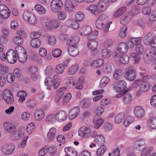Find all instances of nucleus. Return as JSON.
Listing matches in <instances>:
<instances>
[{"label":"nucleus","instance_id":"64","mask_svg":"<svg viewBox=\"0 0 156 156\" xmlns=\"http://www.w3.org/2000/svg\"><path fill=\"white\" fill-rule=\"evenodd\" d=\"M148 125L151 128L156 129V118H152L148 122Z\"/></svg>","mask_w":156,"mask_h":156},{"label":"nucleus","instance_id":"33","mask_svg":"<svg viewBox=\"0 0 156 156\" xmlns=\"http://www.w3.org/2000/svg\"><path fill=\"white\" fill-rule=\"evenodd\" d=\"M117 48L118 50H119L122 53H125L128 50L127 44L124 42L120 43Z\"/></svg>","mask_w":156,"mask_h":156},{"label":"nucleus","instance_id":"32","mask_svg":"<svg viewBox=\"0 0 156 156\" xmlns=\"http://www.w3.org/2000/svg\"><path fill=\"white\" fill-rule=\"evenodd\" d=\"M79 67L78 64H75L72 66L67 70V74L69 75H73L77 71Z\"/></svg>","mask_w":156,"mask_h":156},{"label":"nucleus","instance_id":"17","mask_svg":"<svg viewBox=\"0 0 156 156\" xmlns=\"http://www.w3.org/2000/svg\"><path fill=\"white\" fill-rule=\"evenodd\" d=\"M80 38L78 36H74L71 37L67 41V45L75 47L79 43Z\"/></svg>","mask_w":156,"mask_h":156},{"label":"nucleus","instance_id":"50","mask_svg":"<svg viewBox=\"0 0 156 156\" xmlns=\"http://www.w3.org/2000/svg\"><path fill=\"white\" fill-rule=\"evenodd\" d=\"M120 61L124 64H127L129 61V57L125 54H122L119 59Z\"/></svg>","mask_w":156,"mask_h":156},{"label":"nucleus","instance_id":"31","mask_svg":"<svg viewBox=\"0 0 156 156\" xmlns=\"http://www.w3.org/2000/svg\"><path fill=\"white\" fill-rule=\"evenodd\" d=\"M45 114L44 111L41 110H37L34 113V118L37 121L41 120L44 117Z\"/></svg>","mask_w":156,"mask_h":156},{"label":"nucleus","instance_id":"49","mask_svg":"<svg viewBox=\"0 0 156 156\" xmlns=\"http://www.w3.org/2000/svg\"><path fill=\"white\" fill-rule=\"evenodd\" d=\"M65 66L62 64H60L57 65L55 69L56 73L58 74L62 73L65 69Z\"/></svg>","mask_w":156,"mask_h":156},{"label":"nucleus","instance_id":"40","mask_svg":"<svg viewBox=\"0 0 156 156\" xmlns=\"http://www.w3.org/2000/svg\"><path fill=\"white\" fill-rule=\"evenodd\" d=\"M80 105L83 108H88L90 107L91 105V102L88 99H84L81 101Z\"/></svg>","mask_w":156,"mask_h":156},{"label":"nucleus","instance_id":"19","mask_svg":"<svg viewBox=\"0 0 156 156\" xmlns=\"http://www.w3.org/2000/svg\"><path fill=\"white\" fill-rule=\"evenodd\" d=\"M87 10L96 15H98L101 12L97 5L92 4L90 5L87 7Z\"/></svg>","mask_w":156,"mask_h":156},{"label":"nucleus","instance_id":"3","mask_svg":"<svg viewBox=\"0 0 156 156\" xmlns=\"http://www.w3.org/2000/svg\"><path fill=\"white\" fill-rule=\"evenodd\" d=\"M144 48L143 45L141 44L136 45L135 47V53L130 54V56L134 60L135 63H137L140 60L139 55H141L143 53Z\"/></svg>","mask_w":156,"mask_h":156},{"label":"nucleus","instance_id":"51","mask_svg":"<svg viewBox=\"0 0 156 156\" xmlns=\"http://www.w3.org/2000/svg\"><path fill=\"white\" fill-rule=\"evenodd\" d=\"M12 41L14 43L18 44H22L23 42V39L16 35L12 38Z\"/></svg>","mask_w":156,"mask_h":156},{"label":"nucleus","instance_id":"9","mask_svg":"<svg viewBox=\"0 0 156 156\" xmlns=\"http://www.w3.org/2000/svg\"><path fill=\"white\" fill-rule=\"evenodd\" d=\"M10 11L8 7L3 5H0V15L4 19H7L10 16Z\"/></svg>","mask_w":156,"mask_h":156},{"label":"nucleus","instance_id":"62","mask_svg":"<svg viewBox=\"0 0 156 156\" xmlns=\"http://www.w3.org/2000/svg\"><path fill=\"white\" fill-rule=\"evenodd\" d=\"M52 54L54 57L58 58L61 55L62 51L59 49H55L52 50Z\"/></svg>","mask_w":156,"mask_h":156},{"label":"nucleus","instance_id":"6","mask_svg":"<svg viewBox=\"0 0 156 156\" xmlns=\"http://www.w3.org/2000/svg\"><path fill=\"white\" fill-rule=\"evenodd\" d=\"M63 6V3L61 0H53L51 4V9L55 12L60 11Z\"/></svg>","mask_w":156,"mask_h":156},{"label":"nucleus","instance_id":"14","mask_svg":"<svg viewBox=\"0 0 156 156\" xmlns=\"http://www.w3.org/2000/svg\"><path fill=\"white\" fill-rule=\"evenodd\" d=\"M80 109L77 107H74L71 108L69 112L68 118L70 120H72L76 118L79 113Z\"/></svg>","mask_w":156,"mask_h":156},{"label":"nucleus","instance_id":"8","mask_svg":"<svg viewBox=\"0 0 156 156\" xmlns=\"http://www.w3.org/2000/svg\"><path fill=\"white\" fill-rule=\"evenodd\" d=\"M78 133L80 137L87 138L90 136L91 130L89 128L83 126L80 128Z\"/></svg>","mask_w":156,"mask_h":156},{"label":"nucleus","instance_id":"54","mask_svg":"<svg viewBox=\"0 0 156 156\" xmlns=\"http://www.w3.org/2000/svg\"><path fill=\"white\" fill-rule=\"evenodd\" d=\"M35 126L33 122L30 123L28 125L26 128L27 132L28 134H30L34 130Z\"/></svg>","mask_w":156,"mask_h":156},{"label":"nucleus","instance_id":"53","mask_svg":"<svg viewBox=\"0 0 156 156\" xmlns=\"http://www.w3.org/2000/svg\"><path fill=\"white\" fill-rule=\"evenodd\" d=\"M150 87V84L147 83H146L141 84L140 89H141L142 92H145L149 89Z\"/></svg>","mask_w":156,"mask_h":156},{"label":"nucleus","instance_id":"39","mask_svg":"<svg viewBox=\"0 0 156 156\" xmlns=\"http://www.w3.org/2000/svg\"><path fill=\"white\" fill-rule=\"evenodd\" d=\"M145 143L144 141L142 140L138 141L135 145V148L139 151L143 150L145 148Z\"/></svg>","mask_w":156,"mask_h":156},{"label":"nucleus","instance_id":"48","mask_svg":"<svg viewBox=\"0 0 156 156\" xmlns=\"http://www.w3.org/2000/svg\"><path fill=\"white\" fill-rule=\"evenodd\" d=\"M134 120L133 117L131 116L127 117L123 122V124L126 127L128 126Z\"/></svg>","mask_w":156,"mask_h":156},{"label":"nucleus","instance_id":"29","mask_svg":"<svg viewBox=\"0 0 156 156\" xmlns=\"http://www.w3.org/2000/svg\"><path fill=\"white\" fill-rule=\"evenodd\" d=\"M55 116V119L59 121H62L66 119V115L64 111H60L57 112Z\"/></svg>","mask_w":156,"mask_h":156},{"label":"nucleus","instance_id":"36","mask_svg":"<svg viewBox=\"0 0 156 156\" xmlns=\"http://www.w3.org/2000/svg\"><path fill=\"white\" fill-rule=\"evenodd\" d=\"M67 23L73 28L75 29H78L80 26L78 22L72 19L68 20L67 21Z\"/></svg>","mask_w":156,"mask_h":156},{"label":"nucleus","instance_id":"20","mask_svg":"<svg viewBox=\"0 0 156 156\" xmlns=\"http://www.w3.org/2000/svg\"><path fill=\"white\" fill-rule=\"evenodd\" d=\"M74 0H66L65 4V9L67 12H71L75 7Z\"/></svg>","mask_w":156,"mask_h":156},{"label":"nucleus","instance_id":"1","mask_svg":"<svg viewBox=\"0 0 156 156\" xmlns=\"http://www.w3.org/2000/svg\"><path fill=\"white\" fill-rule=\"evenodd\" d=\"M1 59L3 61L7 60L9 63H14L16 61L17 58L15 51L12 49H9L7 52L6 55L5 54H2Z\"/></svg>","mask_w":156,"mask_h":156},{"label":"nucleus","instance_id":"37","mask_svg":"<svg viewBox=\"0 0 156 156\" xmlns=\"http://www.w3.org/2000/svg\"><path fill=\"white\" fill-rule=\"evenodd\" d=\"M87 46L90 49L95 48L98 46L97 42L94 38L90 39L88 42Z\"/></svg>","mask_w":156,"mask_h":156},{"label":"nucleus","instance_id":"42","mask_svg":"<svg viewBox=\"0 0 156 156\" xmlns=\"http://www.w3.org/2000/svg\"><path fill=\"white\" fill-rule=\"evenodd\" d=\"M125 115L123 113H119L115 117L114 119L115 122L119 124L122 122L125 117Z\"/></svg>","mask_w":156,"mask_h":156},{"label":"nucleus","instance_id":"2","mask_svg":"<svg viewBox=\"0 0 156 156\" xmlns=\"http://www.w3.org/2000/svg\"><path fill=\"white\" fill-rule=\"evenodd\" d=\"M54 81L51 77H48L46 78L44 83L46 85L52 87L54 89H56L59 86L61 82L60 77L57 74L54 76Z\"/></svg>","mask_w":156,"mask_h":156},{"label":"nucleus","instance_id":"30","mask_svg":"<svg viewBox=\"0 0 156 156\" xmlns=\"http://www.w3.org/2000/svg\"><path fill=\"white\" fill-rule=\"evenodd\" d=\"M69 54L73 57L77 56L79 53L78 48L76 46H70L67 49Z\"/></svg>","mask_w":156,"mask_h":156},{"label":"nucleus","instance_id":"15","mask_svg":"<svg viewBox=\"0 0 156 156\" xmlns=\"http://www.w3.org/2000/svg\"><path fill=\"white\" fill-rule=\"evenodd\" d=\"M25 128L23 127L20 128L19 129L17 132L14 133L11 135V138L13 140H18L20 138L24 135Z\"/></svg>","mask_w":156,"mask_h":156},{"label":"nucleus","instance_id":"61","mask_svg":"<svg viewBox=\"0 0 156 156\" xmlns=\"http://www.w3.org/2000/svg\"><path fill=\"white\" fill-rule=\"evenodd\" d=\"M41 33V30L37 32L32 33L30 35V37L32 39H39L38 38L40 36Z\"/></svg>","mask_w":156,"mask_h":156},{"label":"nucleus","instance_id":"45","mask_svg":"<svg viewBox=\"0 0 156 156\" xmlns=\"http://www.w3.org/2000/svg\"><path fill=\"white\" fill-rule=\"evenodd\" d=\"M112 54L111 51L107 49H103L101 52V55L103 58H108Z\"/></svg>","mask_w":156,"mask_h":156},{"label":"nucleus","instance_id":"52","mask_svg":"<svg viewBox=\"0 0 156 156\" xmlns=\"http://www.w3.org/2000/svg\"><path fill=\"white\" fill-rule=\"evenodd\" d=\"M57 151V147L55 145H53L51 147L49 146L48 153L50 155L53 156L56 154Z\"/></svg>","mask_w":156,"mask_h":156},{"label":"nucleus","instance_id":"41","mask_svg":"<svg viewBox=\"0 0 156 156\" xmlns=\"http://www.w3.org/2000/svg\"><path fill=\"white\" fill-rule=\"evenodd\" d=\"M97 144L98 145H104L103 144L105 141L103 136L101 135H98L94 140Z\"/></svg>","mask_w":156,"mask_h":156},{"label":"nucleus","instance_id":"10","mask_svg":"<svg viewBox=\"0 0 156 156\" xmlns=\"http://www.w3.org/2000/svg\"><path fill=\"white\" fill-rule=\"evenodd\" d=\"M3 97L5 102L8 104H12L14 103L13 96L11 91L9 90L5 91Z\"/></svg>","mask_w":156,"mask_h":156},{"label":"nucleus","instance_id":"4","mask_svg":"<svg viewBox=\"0 0 156 156\" xmlns=\"http://www.w3.org/2000/svg\"><path fill=\"white\" fill-rule=\"evenodd\" d=\"M124 73L126 79L130 81L133 80L136 76V69L132 66L126 67L124 70Z\"/></svg>","mask_w":156,"mask_h":156},{"label":"nucleus","instance_id":"26","mask_svg":"<svg viewBox=\"0 0 156 156\" xmlns=\"http://www.w3.org/2000/svg\"><path fill=\"white\" fill-rule=\"evenodd\" d=\"M123 74V72L122 69L118 68L114 70L113 73L114 78L116 80H118L121 78Z\"/></svg>","mask_w":156,"mask_h":156},{"label":"nucleus","instance_id":"63","mask_svg":"<svg viewBox=\"0 0 156 156\" xmlns=\"http://www.w3.org/2000/svg\"><path fill=\"white\" fill-rule=\"evenodd\" d=\"M57 16L58 19L61 20H65L66 17L67 15L66 12H64L62 11L58 12Z\"/></svg>","mask_w":156,"mask_h":156},{"label":"nucleus","instance_id":"18","mask_svg":"<svg viewBox=\"0 0 156 156\" xmlns=\"http://www.w3.org/2000/svg\"><path fill=\"white\" fill-rule=\"evenodd\" d=\"M155 37L153 33L149 32L144 37L143 41L145 44L147 45L150 44L151 42Z\"/></svg>","mask_w":156,"mask_h":156},{"label":"nucleus","instance_id":"28","mask_svg":"<svg viewBox=\"0 0 156 156\" xmlns=\"http://www.w3.org/2000/svg\"><path fill=\"white\" fill-rule=\"evenodd\" d=\"M104 120L100 118H95L93 119L94 127L96 129H98L103 124Z\"/></svg>","mask_w":156,"mask_h":156},{"label":"nucleus","instance_id":"55","mask_svg":"<svg viewBox=\"0 0 156 156\" xmlns=\"http://www.w3.org/2000/svg\"><path fill=\"white\" fill-rule=\"evenodd\" d=\"M49 148V146L46 145L43 148L41 149L39 151L38 154L39 156H44L48 152Z\"/></svg>","mask_w":156,"mask_h":156},{"label":"nucleus","instance_id":"57","mask_svg":"<svg viewBox=\"0 0 156 156\" xmlns=\"http://www.w3.org/2000/svg\"><path fill=\"white\" fill-rule=\"evenodd\" d=\"M153 147H147L143 151L141 154V156H147L153 151Z\"/></svg>","mask_w":156,"mask_h":156},{"label":"nucleus","instance_id":"21","mask_svg":"<svg viewBox=\"0 0 156 156\" xmlns=\"http://www.w3.org/2000/svg\"><path fill=\"white\" fill-rule=\"evenodd\" d=\"M134 114L137 117L141 118L145 115V111L142 107L137 106L135 108Z\"/></svg>","mask_w":156,"mask_h":156},{"label":"nucleus","instance_id":"5","mask_svg":"<svg viewBox=\"0 0 156 156\" xmlns=\"http://www.w3.org/2000/svg\"><path fill=\"white\" fill-rule=\"evenodd\" d=\"M155 56L154 50L150 48L147 49L143 55V59L144 62L149 63Z\"/></svg>","mask_w":156,"mask_h":156},{"label":"nucleus","instance_id":"23","mask_svg":"<svg viewBox=\"0 0 156 156\" xmlns=\"http://www.w3.org/2000/svg\"><path fill=\"white\" fill-rule=\"evenodd\" d=\"M15 146L12 144H9L5 146L3 149V151L5 154L9 155L12 153L15 150Z\"/></svg>","mask_w":156,"mask_h":156},{"label":"nucleus","instance_id":"59","mask_svg":"<svg viewBox=\"0 0 156 156\" xmlns=\"http://www.w3.org/2000/svg\"><path fill=\"white\" fill-rule=\"evenodd\" d=\"M19 61L21 63H25L27 61V56L26 53H24L17 55Z\"/></svg>","mask_w":156,"mask_h":156},{"label":"nucleus","instance_id":"7","mask_svg":"<svg viewBox=\"0 0 156 156\" xmlns=\"http://www.w3.org/2000/svg\"><path fill=\"white\" fill-rule=\"evenodd\" d=\"M126 82L124 80L120 81L118 83H114L112 85V89L115 91L120 92L126 88Z\"/></svg>","mask_w":156,"mask_h":156},{"label":"nucleus","instance_id":"25","mask_svg":"<svg viewBox=\"0 0 156 156\" xmlns=\"http://www.w3.org/2000/svg\"><path fill=\"white\" fill-rule=\"evenodd\" d=\"M104 63V60L102 59H98L94 60L91 63V67L93 69L98 68L102 66Z\"/></svg>","mask_w":156,"mask_h":156},{"label":"nucleus","instance_id":"38","mask_svg":"<svg viewBox=\"0 0 156 156\" xmlns=\"http://www.w3.org/2000/svg\"><path fill=\"white\" fill-rule=\"evenodd\" d=\"M126 11V8L125 7H121L115 12L113 16L116 18H119Z\"/></svg>","mask_w":156,"mask_h":156},{"label":"nucleus","instance_id":"16","mask_svg":"<svg viewBox=\"0 0 156 156\" xmlns=\"http://www.w3.org/2000/svg\"><path fill=\"white\" fill-rule=\"evenodd\" d=\"M132 17V13L128 12L121 18L120 23L123 25H126L130 21Z\"/></svg>","mask_w":156,"mask_h":156},{"label":"nucleus","instance_id":"56","mask_svg":"<svg viewBox=\"0 0 156 156\" xmlns=\"http://www.w3.org/2000/svg\"><path fill=\"white\" fill-rule=\"evenodd\" d=\"M100 147L98 150L96 154L98 156H101L105 152L107 148L105 145H102Z\"/></svg>","mask_w":156,"mask_h":156},{"label":"nucleus","instance_id":"12","mask_svg":"<svg viewBox=\"0 0 156 156\" xmlns=\"http://www.w3.org/2000/svg\"><path fill=\"white\" fill-rule=\"evenodd\" d=\"M95 25L96 27L104 32H107L108 31L110 27V24L105 23L101 21L97 20L96 21Z\"/></svg>","mask_w":156,"mask_h":156},{"label":"nucleus","instance_id":"22","mask_svg":"<svg viewBox=\"0 0 156 156\" xmlns=\"http://www.w3.org/2000/svg\"><path fill=\"white\" fill-rule=\"evenodd\" d=\"M128 90H125L126 92L123 96L122 100L125 104H128L132 101V95L128 93Z\"/></svg>","mask_w":156,"mask_h":156},{"label":"nucleus","instance_id":"60","mask_svg":"<svg viewBox=\"0 0 156 156\" xmlns=\"http://www.w3.org/2000/svg\"><path fill=\"white\" fill-rule=\"evenodd\" d=\"M15 49L16 54H17V55L26 53L24 49L22 47L20 46H16Z\"/></svg>","mask_w":156,"mask_h":156},{"label":"nucleus","instance_id":"43","mask_svg":"<svg viewBox=\"0 0 156 156\" xmlns=\"http://www.w3.org/2000/svg\"><path fill=\"white\" fill-rule=\"evenodd\" d=\"M34 8L37 12L40 14H43L46 12V10L45 8L40 4H36Z\"/></svg>","mask_w":156,"mask_h":156},{"label":"nucleus","instance_id":"58","mask_svg":"<svg viewBox=\"0 0 156 156\" xmlns=\"http://www.w3.org/2000/svg\"><path fill=\"white\" fill-rule=\"evenodd\" d=\"M132 42L134 44L136 45H140V43L142 41V37H133L131 39Z\"/></svg>","mask_w":156,"mask_h":156},{"label":"nucleus","instance_id":"46","mask_svg":"<svg viewBox=\"0 0 156 156\" xmlns=\"http://www.w3.org/2000/svg\"><path fill=\"white\" fill-rule=\"evenodd\" d=\"M84 82V79L83 77L81 76L80 77L76 82V88L77 89H82L83 87V84Z\"/></svg>","mask_w":156,"mask_h":156},{"label":"nucleus","instance_id":"44","mask_svg":"<svg viewBox=\"0 0 156 156\" xmlns=\"http://www.w3.org/2000/svg\"><path fill=\"white\" fill-rule=\"evenodd\" d=\"M110 79L107 76H104L102 78L100 83V86L102 87H104L109 83Z\"/></svg>","mask_w":156,"mask_h":156},{"label":"nucleus","instance_id":"13","mask_svg":"<svg viewBox=\"0 0 156 156\" xmlns=\"http://www.w3.org/2000/svg\"><path fill=\"white\" fill-rule=\"evenodd\" d=\"M109 4V0H100L97 5L100 12H102L107 9Z\"/></svg>","mask_w":156,"mask_h":156},{"label":"nucleus","instance_id":"47","mask_svg":"<svg viewBox=\"0 0 156 156\" xmlns=\"http://www.w3.org/2000/svg\"><path fill=\"white\" fill-rule=\"evenodd\" d=\"M107 24H110L108 22V16L105 14H102L100 15L97 20Z\"/></svg>","mask_w":156,"mask_h":156},{"label":"nucleus","instance_id":"24","mask_svg":"<svg viewBox=\"0 0 156 156\" xmlns=\"http://www.w3.org/2000/svg\"><path fill=\"white\" fill-rule=\"evenodd\" d=\"M56 134V129L54 127L51 128L47 134V139L49 141H52Z\"/></svg>","mask_w":156,"mask_h":156},{"label":"nucleus","instance_id":"34","mask_svg":"<svg viewBox=\"0 0 156 156\" xmlns=\"http://www.w3.org/2000/svg\"><path fill=\"white\" fill-rule=\"evenodd\" d=\"M30 44L33 48H37L41 45V41L39 39H31L30 41Z\"/></svg>","mask_w":156,"mask_h":156},{"label":"nucleus","instance_id":"11","mask_svg":"<svg viewBox=\"0 0 156 156\" xmlns=\"http://www.w3.org/2000/svg\"><path fill=\"white\" fill-rule=\"evenodd\" d=\"M40 23L42 27L45 29L51 30V20H48L45 17H42L40 18Z\"/></svg>","mask_w":156,"mask_h":156},{"label":"nucleus","instance_id":"35","mask_svg":"<svg viewBox=\"0 0 156 156\" xmlns=\"http://www.w3.org/2000/svg\"><path fill=\"white\" fill-rule=\"evenodd\" d=\"M92 32L91 27L89 26H87L83 27L81 30L80 34L81 35H87L90 34Z\"/></svg>","mask_w":156,"mask_h":156},{"label":"nucleus","instance_id":"27","mask_svg":"<svg viewBox=\"0 0 156 156\" xmlns=\"http://www.w3.org/2000/svg\"><path fill=\"white\" fill-rule=\"evenodd\" d=\"M3 126L5 129L9 133L12 134L16 132V130L15 126L11 124L5 123Z\"/></svg>","mask_w":156,"mask_h":156}]
</instances>
